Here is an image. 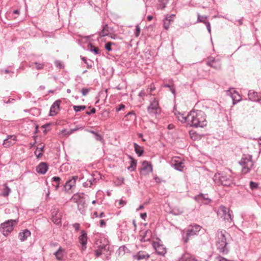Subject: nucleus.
<instances>
[{
    "label": "nucleus",
    "instance_id": "f257e3e1",
    "mask_svg": "<svg viewBox=\"0 0 261 261\" xmlns=\"http://www.w3.org/2000/svg\"><path fill=\"white\" fill-rule=\"evenodd\" d=\"M187 119L188 124L191 126L203 127L206 124L204 114L201 111H191Z\"/></svg>",
    "mask_w": 261,
    "mask_h": 261
},
{
    "label": "nucleus",
    "instance_id": "f03ea898",
    "mask_svg": "<svg viewBox=\"0 0 261 261\" xmlns=\"http://www.w3.org/2000/svg\"><path fill=\"white\" fill-rule=\"evenodd\" d=\"M226 231L223 230H219L217 232V247L219 251L223 254H226L228 252V249L226 247Z\"/></svg>",
    "mask_w": 261,
    "mask_h": 261
},
{
    "label": "nucleus",
    "instance_id": "7ed1b4c3",
    "mask_svg": "<svg viewBox=\"0 0 261 261\" xmlns=\"http://www.w3.org/2000/svg\"><path fill=\"white\" fill-rule=\"evenodd\" d=\"M71 200L77 203L79 210L82 214H83L85 212V208L87 207L84 198V193H81L74 194L72 196Z\"/></svg>",
    "mask_w": 261,
    "mask_h": 261
},
{
    "label": "nucleus",
    "instance_id": "20e7f679",
    "mask_svg": "<svg viewBox=\"0 0 261 261\" xmlns=\"http://www.w3.org/2000/svg\"><path fill=\"white\" fill-rule=\"evenodd\" d=\"M215 183L218 185H222L224 186H229L232 183L231 177L230 175L227 176L224 174H215L214 177Z\"/></svg>",
    "mask_w": 261,
    "mask_h": 261
},
{
    "label": "nucleus",
    "instance_id": "39448f33",
    "mask_svg": "<svg viewBox=\"0 0 261 261\" xmlns=\"http://www.w3.org/2000/svg\"><path fill=\"white\" fill-rule=\"evenodd\" d=\"M202 229L201 226L197 224L190 225L188 226L186 231L185 236L183 237V240L185 243H187L191 236L197 235V233Z\"/></svg>",
    "mask_w": 261,
    "mask_h": 261
},
{
    "label": "nucleus",
    "instance_id": "423d86ee",
    "mask_svg": "<svg viewBox=\"0 0 261 261\" xmlns=\"http://www.w3.org/2000/svg\"><path fill=\"white\" fill-rule=\"evenodd\" d=\"M17 223L16 220H9L1 225L0 231L4 236H7L13 230V226Z\"/></svg>",
    "mask_w": 261,
    "mask_h": 261
},
{
    "label": "nucleus",
    "instance_id": "0eeeda50",
    "mask_svg": "<svg viewBox=\"0 0 261 261\" xmlns=\"http://www.w3.org/2000/svg\"><path fill=\"white\" fill-rule=\"evenodd\" d=\"M217 215L225 221L229 222L232 221V218H231V215L229 208L226 207L224 205H221L219 207L217 211Z\"/></svg>",
    "mask_w": 261,
    "mask_h": 261
},
{
    "label": "nucleus",
    "instance_id": "6e6552de",
    "mask_svg": "<svg viewBox=\"0 0 261 261\" xmlns=\"http://www.w3.org/2000/svg\"><path fill=\"white\" fill-rule=\"evenodd\" d=\"M240 164L242 167V172L245 174L249 172L253 165V162L250 157L242 159L240 162Z\"/></svg>",
    "mask_w": 261,
    "mask_h": 261
},
{
    "label": "nucleus",
    "instance_id": "1a4fd4ad",
    "mask_svg": "<svg viewBox=\"0 0 261 261\" xmlns=\"http://www.w3.org/2000/svg\"><path fill=\"white\" fill-rule=\"evenodd\" d=\"M147 110L150 114H157L160 113V108L159 106L158 101L156 99H153L150 102L148 107Z\"/></svg>",
    "mask_w": 261,
    "mask_h": 261
},
{
    "label": "nucleus",
    "instance_id": "9d476101",
    "mask_svg": "<svg viewBox=\"0 0 261 261\" xmlns=\"http://www.w3.org/2000/svg\"><path fill=\"white\" fill-rule=\"evenodd\" d=\"M171 165L176 169L179 171H182L184 168V163L178 157H174L171 161Z\"/></svg>",
    "mask_w": 261,
    "mask_h": 261
},
{
    "label": "nucleus",
    "instance_id": "9b49d317",
    "mask_svg": "<svg viewBox=\"0 0 261 261\" xmlns=\"http://www.w3.org/2000/svg\"><path fill=\"white\" fill-rule=\"evenodd\" d=\"M109 250V245L108 243L100 244L98 248L95 251V254L96 257H99L101 254L107 252Z\"/></svg>",
    "mask_w": 261,
    "mask_h": 261
},
{
    "label": "nucleus",
    "instance_id": "f8f14e48",
    "mask_svg": "<svg viewBox=\"0 0 261 261\" xmlns=\"http://www.w3.org/2000/svg\"><path fill=\"white\" fill-rule=\"evenodd\" d=\"M152 171V167L150 163L147 161H144L142 163V167L141 169V174L147 175Z\"/></svg>",
    "mask_w": 261,
    "mask_h": 261
},
{
    "label": "nucleus",
    "instance_id": "ddd939ff",
    "mask_svg": "<svg viewBox=\"0 0 261 261\" xmlns=\"http://www.w3.org/2000/svg\"><path fill=\"white\" fill-rule=\"evenodd\" d=\"M62 214L58 210L54 209L51 212L52 221L56 224H60L61 223Z\"/></svg>",
    "mask_w": 261,
    "mask_h": 261
},
{
    "label": "nucleus",
    "instance_id": "4468645a",
    "mask_svg": "<svg viewBox=\"0 0 261 261\" xmlns=\"http://www.w3.org/2000/svg\"><path fill=\"white\" fill-rule=\"evenodd\" d=\"M61 102V100H57L53 103L50 109V116H55L59 112Z\"/></svg>",
    "mask_w": 261,
    "mask_h": 261
},
{
    "label": "nucleus",
    "instance_id": "2eb2a0df",
    "mask_svg": "<svg viewBox=\"0 0 261 261\" xmlns=\"http://www.w3.org/2000/svg\"><path fill=\"white\" fill-rule=\"evenodd\" d=\"M16 141V137L15 136H9L4 140L3 145L5 147H9L14 145Z\"/></svg>",
    "mask_w": 261,
    "mask_h": 261
},
{
    "label": "nucleus",
    "instance_id": "dca6fc26",
    "mask_svg": "<svg viewBox=\"0 0 261 261\" xmlns=\"http://www.w3.org/2000/svg\"><path fill=\"white\" fill-rule=\"evenodd\" d=\"M207 64L216 69L221 68V64L219 60H216L214 58L211 57L209 58L208 61L207 62Z\"/></svg>",
    "mask_w": 261,
    "mask_h": 261
},
{
    "label": "nucleus",
    "instance_id": "f3484780",
    "mask_svg": "<svg viewBox=\"0 0 261 261\" xmlns=\"http://www.w3.org/2000/svg\"><path fill=\"white\" fill-rule=\"evenodd\" d=\"M249 99L253 101H259L261 93L250 90L248 93Z\"/></svg>",
    "mask_w": 261,
    "mask_h": 261
},
{
    "label": "nucleus",
    "instance_id": "a211bd4d",
    "mask_svg": "<svg viewBox=\"0 0 261 261\" xmlns=\"http://www.w3.org/2000/svg\"><path fill=\"white\" fill-rule=\"evenodd\" d=\"M48 170V165L46 163L42 162L36 167V171L38 173L44 174Z\"/></svg>",
    "mask_w": 261,
    "mask_h": 261
},
{
    "label": "nucleus",
    "instance_id": "6ab92c4d",
    "mask_svg": "<svg viewBox=\"0 0 261 261\" xmlns=\"http://www.w3.org/2000/svg\"><path fill=\"white\" fill-rule=\"evenodd\" d=\"M153 247L155 249L158 254L160 255H164L166 253V249L163 245L159 244L158 243H153Z\"/></svg>",
    "mask_w": 261,
    "mask_h": 261
},
{
    "label": "nucleus",
    "instance_id": "aec40b11",
    "mask_svg": "<svg viewBox=\"0 0 261 261\" xmlns=\"http://www.w3.org/2000/svg\"><path fill=\"white\" fill-rule=\"evenodd\" d=\"M79 239L80 243L82 245V249H84L86 248L85 245L87 241V234L84 230H82Z\"/></svg>",
    "mask_w": 261,
    "mask_h": 261
},
{
    "label": "nucleus",
    "instance_id": "412c9836",
    "mask_svg": "<svg viewBox=\"0 0 261 261\" xmlns=\"http://www.w3.org/2000/svg\"><path fill=\"white\" fill-rule=\"evenodd\" d=\"M150 257V255L144 251H139L137 254L134 255V257L138 260L146 258L147 259Z\"/></svg>",
    "mask_w": 261,
    "mask_h": 261
},
{
    "label": "nucleus",
    "instance_id": "4be33fe9",
    "mask_svg": "<svg viewBox=\"0 0 261 261\" xmlns=\"http://www.w3.org/2000/svg\"><path fill=\"white\" fill-rule=\"evenodd\" d=\"M31 235V232L28 229L24 230L19 233V238L21 241H24Z\"/></svg>",
    "mask_w": 261,
    "mask_h": 261
},
{
    "label": "nucleus",
    "instance_id": "5701e85b",
    "mask_svg": "<svg viewBox=\"0 0 261 261\" xmlns=\"http://www.w3.org/2000/svg\"><path fill=\"white\" fill-rule=\"evenodd\" d=\"M174 16V15L167 16L165 17V18L164 19L163 25H164V28L166 30H168L169 29L170 22L173 20L172 19V17Z\"/></svg>",
    "mask_w": 261,
    "mask_h": 261
},
{
    "label": "nucleus",
    "instance_id": "b1692460",
    "mask_svg": "<svg viewBox=\"0 0 261 261\" xmlns=\"http://www.w3.org/2000/svg\"><path fill=\"white\" fill-rule=\"evenodd\" d=\"M178 261H196V260L191 254L186 253L183 254Z\"/></svg>",
    "mask_w": 261,
    "mask_h": 261
},
{
    "label": "nucleus",
    "instance_id": "393cba45",
    "mask_svg": "<svg viewBox=\"0 0 261 261\" xmlns=\"http://www.w3.org/2000/svg\"><path fill=\"white\" fill-rule=\"evenodd\" d=\"M144 234L142 236L141 239V242H147L150 240L151 237V231L149 230H146L144 232Z\"/></svg>",
    "mask_w": 261,
    "mask_h": 261
},
{
    "label": "nucleus",
    "instance_id": "a878e982",
    "mask_svg": "<svg viewBox=\"0 0 261 261\" xmlns=\"http://www.w3.org/2000/svg\"><path fill=\"white\" fill-rule=\"evenodd\" d=\"M168 3V0H158L157 7L159 9L163 10L166 7V5Z\"/></svg>",
    "mask_w": 261,
    "mask_h": 261
},
{
    "label": "nucleus",
    "instance_id": "bb28decb",
    "mask_svg": "<svg viewBox=\"0 0 261 261\" xmlns=\"http://www.w3.org/2000/svg\"><path fill=\"white\" fill-rule=\"evenodd\" d=\"M134 148L136 153L138 154L139 156L142 155L143 153L144 152V149L142 147L135 143Z\"/></svg>",
    "mask_w": 261,
    "mask_h": 261
},
{
    "label": "nucleus",
    "instance_id": "cd10ccee",
    "mask_svg": "<svg viewBox=\"0 0 261 261\" xmlns=\"http://www.w3.org/2000/svg\"><path fill=\"white\" fill-rule=\"evenodd\" d=\"M109 33V30L108 25L107 24H105L103 26L102 30L99 32V36L101 37H104L108 35Z\"/></svg>",
    "mask_w": 261,
    "mask_h": 261
},
{
    "label": "nucleus",
    "instance_id": "c85d7f7f",
    "mask_svg": "<svg viewBox=\"0 0 261 261\" xmlns=\"http://www.w3.org/2000/svg\"><path fill=\"white\" fill-rule=\"evenodd\" d=\"M129 158L130 159V165L127 167V169L132 171H134L137 166V161L130 156H129Z\"/></svg>",
    "mask_w": 261,
    "mask_h": 261
},
{
    "label": "nucleus",
    "instance_id": "c756f323",
    "mask_svg": "<svg viewBox=\"0 0 261 261\" xmlns=\"http://www.w3.org/2000/svg\"><path fill=\"white\" fill-rule=\"evenodd\" d=\"M198 198L199 200H201V202L204 203V204H208L210 202L211 200L208 199L207 197H206L205 195L203 194H201L198 196Z\"/></svg>",
    "mask_w": 261,
    "mask_h": 261
},
{
    "label": "nucleus",
    "instance_id": "7c9ffc66",
    "mask_svg": "<svg viewBox=\"0 0 261 261\" xmlns=\"http://www.w3.org/2000/svg\"><path fill=\"white\" fill-rule=\"evenodd\" d=\"M63 252L64 250L61 248H60L57 251H56L54 254L55 255L56 258L58 260H61L63 256Z\"/></svg>",
    "mask_w": 261,
    "mask_h": 261
},
{
    "label": "nucleus",
    "instance_id": "2f4dec72",
    "mask_svg": "<svg viewBox=\"0 0 261 261\" xmlns=\"http://www.w3.org/2000/svg\"><path fill=\"white\" fill-rule=\"evenodd\" d=\"M197 17V22H203V23L205 24L208 22V21H207V16H201L199 14H198Z\"/></svg>",
    "mask_w": 261,
    "mask_h": 261
},
{
    "label": "nucleus",
    "instance_id": "473e14b6",
    "mask_svg": "<svg viewBox=\"0 0 261 261\" xmlns=\"http://www.w3.org/2000/svg\"><path fill=\"white\" fill-rule=\"evenodd\" d=\"M33 65H35V67L37 70L43 69L45 66V64L44 63L38 62L33 63L31 65V66H33Z\"/></svg>",
    "mask_w": 261,
    "mask_h": 261
},
{
    "label": "nucleus",
    "instance_id": "72a5a7b5",
    "mask_svg": "<svg viewBox=\"0 0 261 261\" xmlns=\"http://www.w3.org/2000/svg\"><path fill=\"white\" fill-rule=\"evenodd\" d=\"M43 148H44L43 145H41L40 147H38L37 148V149L35 152V154L36 155L37 158H39L42 155L41 151H42Z\"/></svg>",
    "mask_w": 261,
    "mask_h": 261
},
{
    "label": "nucleus",
    "instance_id": "f704fd0d",
    "mask_svg": "<svg viewBox=\"0 0 261 261\" xmlns=\"http://www.w3.org/2000/svg\"><path fill=\"white\" fill-rule=\"evenodd\" d=\"M250 187L251 190H256L259 189V185L257 182H253L251 181L250 182Z\"/></svg>",
    "mask_w": 261,
    "mask_h": 261
},
{
    "label": "nucleus",
    "instance_id": "c9c22d12",
    "mask_svg": "<svg viewBox=\"0 0 261 261\" xmlns=\"http://www.w3.org/2000/svg\"><path fill=\"white\" fill-rule=\"evenodd\" d=\"M80 128H82V127H79L78 126H76L75 128H74L73 129H71L68 132H66V130H63L62 131L63 133H65V135H70V134H71L72 133H73V132L80 129Z\"/></svg>",
    "mask_w": 261,
    "mask_h": 261
},
{
    "label": "nucleus",
    "instance_id": "e433bc0d",
    "mask_svg": "<svg viewBox=\"0 0 261 261\" xmlns=\"http://www.w3.org/2000/svg\"><path fill=\"white\" fill-rule=\"evenodd\" d=\"M77 178H78L77 176H74L72 177V178L71 179L68 180L67 181L73 187L75 186V182H76V181L77 179Z\"/></svg>",
    "mask_w": 261,
    "mask_h": 261
},
{
    "label": "nucleus",
    "instance_id": "4c0bfd02",
    "mask_svg": "<svg viewBox=\"0 0 261 261\" xmlns=\"http://www.w3.org/2000/svg\"><path fill=\"white\" fill-rule=\"evenodd\" d=\"M177 118L179 121L182 122H187L188 123L187 116H185L184 114H179Z\"/></svg>",
    "mask_w": 261,
    "mask_h": 261
},
{
    "label": "nucleus",
    "instance_id": "58836bf2",
    "mask_svg": "<svg viewBox=\"0 0 261 261\" xmlns=\"http://www.w3.org/2000/svg\"><path fill=\"white\" fill-rule=\"evenodd\" d=\"M85 106H73V109L76 112H80L81 111L84 110L86 109Z\"/></svg>",
    "mask_w": 261,
    "mask_h": 261
},
{
    "label": "nucleus",
    "instance_id": "ea45409f",
    "mask_svg": "<svg viewBox=\"0 0 261 261\" xmlns=\"http://www.w3.org/2000/svg\"><path fill=\"white\" fill-rule=\"evenodd\" d=\"M92 180H94V179L92 178L91 179H88L86 182L83 184V186L85 187H90L92 185Z\"/></svg>",
    "mask_w": 261,
    "mask_h": 261
},
{
    "label": "nucleus",
    "instance_id": "a19ab883",
    "mask_svg": "<svg viewBox=\"0 0 261 261\" xmlns=\"http://www.w3.org/2000/svg\"><path fill=\"white\" fill-rule=\"evenodd\" d=\"M112 44H114V43L111 42H108L105 45L106 49L108 51H111L112 50L111 46Z\"/></svg>",
    "mask_w": 261,
    "mask_h": 261
},
{
    "label": "nucleus",
    "instance_id": "79ce46f5",
    "mask_svg": "<svg viewBox=\"0 0 261 261\" xmlns=\"http://www.w3.org/2000/svg\"><path fill=\"white\" fill-rule=\"evenodd\" d=\"M55 65L57 67H59V68H62L64 67L63 64L60 61H56Z\"/></svg>",
    "mask_w": 261,
    "mask_h": 261
},
{
    "label": "nucleus",
    "instance_id": "37998d69",
    "mask_svg": "<svg viewBox=\"0 0 261 261\" xmlns=\"http://www.w3.org/2000/svg\"><path fill=\"white\" fill-rule=\"evenodd\" d=\"M214 261H228V260L223 257L219 256L215 258Z\"/></svg>",
    "mask_w": 261,
    "mask_h": 261
},
{
    "label": "nucleus",
    "instance_id": "c03bdc74",
    "mask_svg": "<svg viewBox=\"0 0 261 261\" xmlns=\"http://www.w3.org/2000/svg\"><path fill=\"white\" fill-rule=\"evenodd\" d=\"M81 91L83 95L86 96L89 93V89L87 88H83Z\"/></svg>",
    "mask_w": 261,
    "mask_h": 261
},
{
    "label": "nucleus",
    "instance_id": "a18cd8bd",
    "mask_svg": "<svg viewBox=\"0 0 261 261\" xmlns=\"http://www.w3.org/2000/svg\"><path fill=\"white\" fill-rule=\"evenodd\" d=\"M64 187L67 191L70 190L72 188V186L67 181L64 186Z\"/></svg>",
    "mask_w": 261,
    "mask_h": 261
},
{
    "label": "nucleus",
    "instance_id": "49530a36",
    "mask_svg": "<svg viewBox=\"0 0 261 261\" xmlns=\"http://www.w3.org/2000/svg\"><path fill=\"white\" fill-rule=\"evenodd\" d=\"M140 33V28L138 25L136 27L135 35L136 37H138Z\"/></svg>",
    "mask_w": 261,
    "mask_h": 261
},
{
    "label": "nucleus",
    "instance_id": "de8ad7c7",
    "mask_svg": "<svg viewBox=\"0 0 261 261\" xmlns=\"http://www.w3.org/2000/svg\"><path fill=\"white\" fill-rule=\"evenodd\" d=\"M91 50L94 51L95 54H98L99 53V49L93 46H91Z\"/></svg>",
    "mask_w": 261,
    "mask_h": 261
},
{
    "label": "nucleus",
    "instance_id": "09e8293b",
    "mask_svg": "<svg viewBox=\"0 0 261 261\" xmlns=\"http://www.w3.org/2000/svg\"><path fill=\"white\" fill-rule=\"evenodd\" d=\"M95 138L97 141L103 142V138L100 134H98L97 135H96Z\"/></svg>",
    "mask_w": 261,
    "mask_h": 261
},
{
    "label": "nucleus",
    "instance_id": "8fccbe9b",
    "mask_svg": "<svg viewBox=\"0 0 261 261\" xmlns=\"http://www.w3.org/2000/svg\"><path fill=\"white\" fill-rule=\"evenodd\" d=\"M4 192L3 193L4 196H8L9 194V192L10 191V189L8 188L7 187H6L4 190Z\"/></svg>",
    "mask_w": 261,
    "mask_h": 261
},
{
    "label": "nucleus",
    "instance_id": "3c124183",
    "mask_svg": "<svg viewBox=\"0 0 261 261\" xmlns=\"http://www.w3.org/2000/svg\"><path fill=\"white\" fill-rule=\"evenodd\" d=\"M232 99H233V104L236 103L237 102H238L240 100H241V98H239V99H237L235 95H233L232 96Z\"/></svg>",
    "mask_w": 261,
    "mask_h": 261
},
{
    "label": "nucleus",
    "instance_id": "603ef678",
    "mask_svg": "<svg viewBox=\"0 0 261 261\" xmlns=\"http://www.w3.org/2000/svg\"><path fill=\"white\" fill-rule=\"evenodd\" d=\"M124 107H125V106H124V105H123V104H121V105H120L119 106V107H118V108H116V111L117 112H118V111H119L121 110L122 109H124Z\"/></svg>",
    "mask_w": 261,
    "mask_h": 261
},
{
    "label": "nucleus",
    "instance_id": "864d4df0",
    "mask_svg": "<svg viewBox=\"0 0 261 261\" xmlns=\"http://www.w3.org/2000/svg\"><path fill=\"white\" fill-rule=\"evenodd\" d=\"M52 179L53 181H55L56 183L60 182V180H61L60 177H57V176L53 177Z\"/></svg>",
    "mask_w": 261,
    "mask_h": 261
},
{
    "label": "nucleus",
    "instance_id": "5fc2aeb1",
    "mask_svg": "<svg viewBox=\"0 0 261 261\" xmlns=\"http://www.w3.org/2000/svg\"><path fill=\"white\" fill-rule=\"evenodd\" d=\"M80 224L79 223H75L73 224V227L75 228L76 230H79L80 229Z\"/></svg>",
    "mask_w": 261,
    "mask_h": 261
},
{
    "label": "nucleus",
    "instance_id": "6e6d98bb",
    "mask_svg": "<svg viewBox=\"0 0 261 261\" xmlns=\"http://www.w3.org/2000/svg\"><path fill=\"white\" fill-rule=\"evenodd\" d=\"M206 26V28H207V29L209 33H211V25H210V23L208 21L207 22H206V23L205 24Z\"/></svg>",
    "mask_w": 261,
    "mask_h": 261
},
{
    "label": "nucleus",
    "instance_id": "4d7b16f0",
    "mask_svg": "<svg viewBox=\"0 0 261 261\" xmlns=\"http://www.w3.org/2000/svg\"><path fill=\"white\" fill-rule=\"evenodd\" d=\"M118 201L119 205H124L126 203V201L123 200L122 199L118 200Z\"/></svg>",
    "mask_w": 261,
    "mask_h": 261
},
{
    "label": "nucleus",
    "instance_id": "13d9d810",
    "mask_svg": "<svg viewBox=\"0 0 261 261\" xmlns=\"http://www.w3.org/2000/svg\"><path fill=\"white\" fill-rule=\"evenodd\" d=\"M140 216H141V217L143 219L145 220V218H146V216H147V214H146V213H142V214H141Z\"/></svg>",
    "mask_w": 261,
    "mask_h": 261
},
{
    "label": "nucleus",
    "instance_id": "bf43d9fd",
    "mask_svg": "<svg viewBox=\"0 0 261 261\" xmlns=\"http://www.w3.org/2000/svg\"><path fill=\"white\" fill-rule=\"evenodd\" d=\"M105 225H106V222H105V221L103 220H101L100 221V226L101 227H102Z\"/></svg>",
    "mask_w": 261,
    "mask_h": 261
},
{
    "label": "nucleus",
    "instance_id": "052dcab7",
    "mask_svg": "<svg viewBox=\"0 0 261 261\" xmlns=\"http://www.w3.org/2000/svg\"><path fill=\"white\" fill-rule=\"evenodd\" d=\"M170 90H171V91L172 92V93L175 94V89L172 86L170 87Z\"/></svg>",
    "mask_w": 261,
    "mask_h": 261
},
{
    "label": "nucleus",
    "instance_id": "680f3d73",
    "mask_svg": "<svg viewBox=\"0 0 261 261\" xmlns=\"http://www.w3.org/2000/svg\"><path fill=\"white\" fill-rule=\"evenodd\" d=\"M88 132H89V133H91V134H93V135L95 136V137L96 136V135H97V134H98V133H97L96 132H94V131H93V130H89Z\"/></svg>",
    "mask_w": 261,
    "mask_h": 261
},
{
    "label": "nucleus",
    "instance_id": "e2e57ef3",
    "mask_svg": "<svg viewBox=\"0 0 261 261\" xmlns=\"http://www.w3.org/2000/svg\"><path fill=\"white\" fill-rule=\"evenodd\" d=\"M60 182H57L56 185H54L55 187L56 190H57L59 187Z\"/></svg>",
    "mask_w": 261,
    "mask_h": 261
},
{
    "label": "nucleus",
    "instance_id": "0e129e2a",
    "mask_svg": "<svg viewBox=\"0 0 261 261\" xmlns=\"http://www.w3.org/2000/svg\"><path fill=\"white\" fill-rule=\"evenodd\" d=\"M153 19V17L151 15H149L147 16V19L149 21H151Z\"/></svg>",
    "mask_w": 261,
    "mask_h": 261
},
{
    "label": "nucleus",
    "instance_id": "69168bd1",
    "mask_svg": "<svg viewBox=\"0 0 261 261\" xmlns=\"http://www.w3.org/2000/svg\"><path fill=\"white\" fill-rule=\"evenodd\" d=\"M13 13L16 14H19V11L18 10H15L13 11Z\"/></svg>",
    "mask_w": 261,
    "mask_h": 261
},
{
    "label": "nucleus",
    "instance_id": "338daca9",
    "mask_svg": "<svg viewBox=\"0 0 261 261\" xmlns=\"http://www.w3.org/2000/svg\"><path fill=\"white\" fill-rule=\"evenodd\" d=\"M132 114L135 115V113L134 111H131V112H128L125 116H126L127 115H132Z\"/></svg>",
    "mask_w": 261,
    "mask_h": 261
},
{
    "label": "nucleus",
    "instance_id": "774afa93",
    "mask_svg": "<svg viewBox=\"0 0 261 261\" xmlns=\"http://www.w3.org/2000/svg\"><path fill=\"white\" fill-rule=\"evenodd\" d=\"M95 113V109L94 108H93L91 109V112H90V114H94Z\"/></svg>",
    "mask_w": 261,
    "mask_h": 261
}]
</instances>
